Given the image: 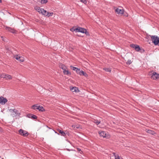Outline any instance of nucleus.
Segmentation results:
<instances>
[{"label":"nucleus","instance_id":"obj_32","mask_svg":"<svg viewBox=\"0 0 159 159\" xmlns=\"http://www.w3.org/2000/svg\"><path fill=\"white\" fill-rule=\"evenodd\" d=\"M44 16H48V12H47L46 10V12H44V14H43Z\"/></svg>","mask_w":159,"mask_h":159},{"label":"nucleus","instance_id":"obj_42","mask_svg":"<svg viewBox=\"0 0 159 159\" xmlns=\"http://www.w3.org/2000/svg\"><path fill=\"white\" fill-rule=\"evenodd\" d=\"M2 0H0V2L1 3L2 2Z\"/></svg>","mask_w":159,"mask_h":159},{"label":"nucleus","instance_id":"obj_40","mask_svg":"<svg viewBox=\"0 0 159 159\" xmlns=\"http://www.w3.org/2000/svg\"><path fill=\"white\" fill-rule=\"evenodd\" d=\"M66 150L68 151H70V150L69 149H66Z\"/></svg>","mask_w":159,"mask_h":159},{"label":"nucleus","instance_id":"obj_19","mask_svg":"<svg viewBox=\"0 0 159 159\" xmlns=\"http://www.w3.org/2000/svg\"><path fill=\"white\" fill-rule=\"evenodd\" d=\"M77 73L80 75H83V74L84 71H83L82 70H80V69L77 70Z\"/></svg>","mask_w":159,"mask_h":159},{"label":"nucleus","instance_id":"obj_13","mask_svg":"<svg viewBox=\"0 0 159 159\" xmlns=\"http://www.w3.org/2000/svg\"><path fill=\"white\" fill-rule=\"evenodd\" d=\"M66 68L63 70V73L64 75H71V73L68 70H66Z\"/></svg>","mask_w":159,"mask_h":159},{"label":"nucleus","instance_id":"obj_2","mask_svg":"<svg viewBox=\"0 0 159 159\" xmlns=\"http://www.w3.org/2000/svg\"><path fill=\"white\" fill-rule=\"evenodd\" d=\"M19 133L20 135L25 137L27 136L29 134L27 131L21 129H20L19 130Z\"/></svg>","mask_w":159,"mask_h":159},{"label":"nucleus","instance_id":"obj_43","mask_svg":"<svg viewBox=\"0 0 159 159\" xmlns=\"http://www.w3.org/2000/svg\"><path fill=\"white\" fill-rule=\"evenodd\" d=\"M76 128H78V127H76Z\"/></svg>","mask_w":159,"mask_h":159},{"label":"nucleus","instance_id":"obj_35","mask_svg":"<svg viewBox=\"0 0 159 159\" xmlns=\"http://www.w3.org/2000/svg\"><path fill=\"white\" fill-rule=\"evenodd\" d=\"M83 75L85 76V77H87V76H88V75L87 74V73H85L84 72Z\"/></svg>","mask_w":159,"mask_h":159},{"label":"nucleus","instance_id":"obj_1","mask_svg":"<svg viewBox=\"0 0 159 159\" xmlns=\"http://www.w3.org/2000/svg\"><path fill=\"white\" fill-rule=\"evenodd\" d=\"M150 37L152 43L155 45H159V37L156 35H151Z\"/></svg>","mask_w":159,"mask_h":159},{"label":"nucleus","instance_id":"obj_28","mask_svg":"<svg viewBox=\"0 0 159 159\" xmlns=\"http://www.w3.org/2000/svg\"><path fill=\"white\" fill-rule=\"evenodd\" d=\"M44 12H46V10H44L42 8L41 9V12H40L39 13H41L43 15V14L44 13Z\"/></svg>","mask_w":159,"mask_h":159},{"label":"nucleus","instance_id":"obj_41","mask_svg":"<svg viewBox=\"0 0 159 159\" xmlns=\"http://www.w3.org/2000/svg\"><path fill=\"white\" fill-rule=\"evenodd\" d=\"M46 126L47 128H49V129H50V128H49L48 126Z\"/></svg>","mask_w":159,"mask_h":159},{"label":"nucleus","instance_id":"obj_20","mask_svg":"<svg viewBox=\"0 0 159 159\" xmlns=\"http://www.w3.org/2000/svg\"><path fill=\"white\" fill-rule=\"evenodd\" d=\"M70 68L72 69L73 70L75 71L76 72H77V71L78 70H79V69H78V68L74 67L72 66H70Z\"/></svg>","mask_w":159,"mask_h":159},{"label":"nucleus","instance_id":"obj_36","mask_svg":"<svg viewBox=\"0 0 159 159\" xmlns=\"http://www.w3.org/2000/svg\"><path fill=\"white\" fill-rule=\"evenodd\" d=\"M14 110V109H9V111L10 112H12V113L13 112Z\"/></svg>","mask_w":159,"mask_h":159},{"label":"nucleus","instance_id":"obj_3","mask_svg":"<svg viewBox=\"0 0 159 159\" xmlns=\"http://www.w3.org/2000/svg\"><path fill=\"white\" fill-rule=\"evenodd\" d=\"M99 134L100 136L102 137L103 138H109L110 137V135L106 133V132L104 131H102L99 132Z\"/></svg>","mask_w":159,"mask_h":159},{"label":"nucleus","instance_id":"obj_11","mask_svg":"<svg viewBox=\"0 0 159 159\" xmlns=\"http://www.w3.org/2000/svg\"><path fill=\"white\" fill-rule=\"evenodd\" d=\"M5 28H6V29L8 31H9L12 33H15V31L13 29L11 28V27L6 26Z\"/></svg>","mask_w":159,"mask_h":159},{"label":"nucleus","instance_id":"obj_22","mask_svg":"<svg viewBox=\"0 0 159 159\" xmlns=\"http://www.w3.org/2000/svg\"><path fill=\"white\" fill-rule=\"evenodd\" d=\"M5 79L6 80H10L12 79L11 76L8 74H6V76Z\"/></svg>","mask_w":159,"mask_h":159},{"label":"nucleus","instance_id":"obj_30","mask_svg":"<svg viewBox=\"0 0 159 159\" xmlns=\"http://www.w3.org/2000/svg\"><path fill=\"white\" fill-rule=\"evenodd\" d=\"M1 38L2 39V40L4 42H7V40L5 39V37L3 36H1Z\"/></svg>","mask_w":159,"mask_h":159},{"label":"nucleus","instance_id":"obj_6","mask_svg":"<svg viewBox=\"0 0 159 159\" xmlns=\"http://www.w3.org/2000/svg\"><path fill=\"white\" fill-rule=\"evenodd\" d=\"M130 46L131 48H134L137 52L139 51L140 50V48L139 46L138 45L131 44L130 45Z\"/></svg>","mask_w":159,"mask_h":159},{"label":"nucleus","instance_id":"obj_25","mask_svg":"<svg viewBox=\"0 0 159 159\" xmlns=\"http://www.w3.org/2000/svg\"><path fill=\"white\" fill-rule=\"evenodd\" d=\"M93 122L96 124L97 125H98L100 123L101 121L98 120H94Z\"/></svg>","mask_w":159,"mask_h":159},{"label":"nucleus","instance_id":"obj_14","mask_svg":"<svg viewBox=\"0 0 159 159\" xmlns=\"http://www.w3.org/2000/svg\"><path fill=\"white\" fill-rule=\"evenodd\" d=\"M57 131L59 132V133L61 134V136H65L66 135V133L63 131L59 129H58Z\"/></svg>","mask_w":159,"mask_h":159},{"label":"nucleus","instance_id":"obj_7","mask_svg":"<svg viewBox=\"0 0 159 159\" xmlns=\"http://www.w3.org/2000/svg\"><path fill=\"white\" fill-rule=\"evenodd\" d=\"M7 101V99L6 98L3 97H0V103L2 105L5 104Z\"/></svg>","mask_w":159,"mask_h":159},{"label":"nucleus","instance_id":"obj_4","mask_svg":"<svg viewBox=\"0 0 159 159\" xmlns=\"http://www.w3.org/2000/svg\"><path fill=\"white\" fill-rule=\"evenodd\" d=\"M152 79L153 80H156L159 78V74L157 73L156 72L153 71L151 76Z\"/></svg>","mask_w":159,"mask_h":159},{"label":"nucleus","instance_id":"obj_15","mask_svg":"<svg viewBox=\"0 0 159 159\" xmlns=\"http://www.w3.org/2000/svg\"><path fill=\"white\" fill-rule=\"evenodd\" d=\"M38 110H39V111H45L44 108L42 106H38Z\"/></svg>","mask_w":159,"mask_h":159},{"label":"nucleus","instance_id":"obj_39","mask_svg":"<svg viewBox=\"0 0 159 159\" xmlns=\"http://www.w3.org/2000/svg\"><path fill=\"white\" fill-rule=\"evenodd\" d=\"M54 131H55V133H57V134H58V135H59V133H57V132H56V131H55L54 130Z\"/></svg>","mask_w":159,"mask_h":159},{"label":"nucleus","instance_id":"obj_37","mask_svg":"<svg viewBox=\"0 0 159 159\" xmlns=\"http://www.w3.org/2000/svg\"><path fill=\"white\" fill-rule=\"evenodd\" d=\"M84 33H85L86 35H89V32L87 31L86 30H85V32Z\"/></svg>","mask_w":159,"mask_h":159},{"label":"nucleus","instance_id":"obj_9","mask_svg":"<svg viewBox=\"0 0 159 159\" xmlns=\"http://www.w3.org/2000/svg\"><path fill=\"white\" fill-rule=\"evenodd\" d=\"M70 90L72 92H75V93H77L79 92V90L78 88L77 87H70Z\"/></svg>","mask_w":159,"mask_h":159},{"label":"nucleus","instance_id":"obj_34","mask_svg":"<svg viewBox=\"0 0 159 159\" xmlns=\"http://www.w3.org/2000/svg\"><path fill=\"white\" fill-rule=\"evenodd\" d=\"M53 13L52 12H48V17H49V16H52L53 15Z\"/></svg>","mask_w":159,"mask_h":159},{"label":"nucleus","instance_id":"obj_21","mask_svg":"<svg viewBox=\"0 0 159 159\" xmlns=\"http://www.w3.org/2000/svg\"><path fill=\"white\" fill-rule=\"evenodd\" d=\"M41 9L39 7H35V9L39 13L41 12Z\"/></svg>","mask_w":159,"mask_h":159},{"label":"nucleus","instance_id":"obj_33","mask_svg":"<svg viewBox=\"0 0 159 159\" xmlns=\"http://www.w3.org/2000/svg\"><path fill=\"white\" fill-rule=\"evenodd\" d=\"M80 1L83 3H84L86 4L87 3V1L86 0H80Z\"/></svg>","mask_w":159,"mask_h":159},{"label":"nucleus","instance_id":"obj_18","mask_svg":"<svg viewBox=\"0 0 159 159\" xmlns=\"http://www.w3.org/2000/svg\"><path fill=\"white\" fill-rule=\"evenodd\" d=\"M38 106H39L38 104L34 105L31 107V108L34 110H38Z\"/></svg>","mask_w":159,"mask_h":159},{"label":"nucleus","instance_id":"obj_38","mask_svg":"<svg viewBox=\"0 0 159 159\" xmlns=\"http://www.w3.org/2000/svg\"><path fill=\"white\" fill-rule=\"evenodd\" d=\"M77 149H78V150L79 151H80L81 150V149H80V148H77Z\"/></svg>","mask_w":159,"mask_h":159},{"label":"nucleus","instance_id":"obj_16","mask_svg":"<svg viewBox=\"0 0 159 159\" xmlns=\"http://www.w3.org/2000/svg\"><path fill=\"white\" fill-rule=\"evenodd\" d=\"M146 131L149 134H151L152 135H154L155 134V132L152 130H150V129L147 130V129H146Z\"/></svg>","mask_w":159,"mask_h":159},{"label":"nucleus","instance_id":"obj_29","mask_svg":"<svg viewBox=\"0 0 159 159\" xmlns=\"http://www.w3.org/2000/svg\"><path fill=\"white\" fill-rule=\"evenodd\" d=\"M104 70L107 72H111V70L110 68H104Z\"/></svg>","mask_w":159,"mask_h":159},{"label":"nucleus","instance_id":"obj_12","mask_svg":"<svg viewBox=\"0 0 159 159\" xmlns=\"http://www.w3.org/2000/svg\"><path fill=\"white\" fill-rule=\"evenodd\" d=\"M14 114L13 115L14 116H19L20 115V113L19 111H18V110L15 109H14V110L13 112Z\"/></svg>","mask_w":159,"mask_h":159},{"label":"nucleus","instance_id":"obj_26","mask_svg":"<svg viewBox=\"0 0 159 159\" xmlns=\"http://www.w3.org/2000/svg\"><path fill=\"white\" fill-rule=\"evenodd\" d=\"M48 2L47 0H41V3L42 4H44Z\"/></svg>","mask_w":159,"mask_h":159},{"label":"nucleus","instance_id":"obj_17","mask_svg":"<svg viewBox=\"0 0 159 159\" xmlns=\"http://www.w3.org/2000/svg\"><path fill=\"white\" fill-rule=\"evenodd\" d=\"M113 154L114 155L115 159H123L121 157H120L119 155L116 154L115 153L113 152Z\"/></svg>","mask_w":159,"mask_h":159},{"label":"nucleus","instance_id":"obj_8","mask_svg":"<svg viewBox=\"0 0 159 159\" xmlns=\"http://www.w3.org/2000/svg\"><path fill=\"white\" fill-rule=\"evenodd\" d=\"M14 57L16 59L20 62H22L24 61V58L22 57H20L18 55L15 56Z\"/></svg>","mask_w":159,"mask_h":159},{"label":"nucleus","instance_id":"obj_24","mask_svg":"<svg viewBox=\"0 0 159 159\" xmlns=\"http://www.w3.org/2000/svg\"><path fill=\"white\" fill-rule=\"evenodd\" d=\"M29 117L34 119H36L37 118V116L36 115L33 114H31L30 116Z\"/></svg>","mask_w":159,"mask_h":159},{"label":"nucleus","instance_id":"obj_27","mask_svg":"<svg viewBox=\"0 0 159 159\" xmlns=\"http://www.w3.org/2000/svg\"><path fill=\"white\" fill-rule=\"evenodd\" d=\"M6 75V74H2L0 75V77L1 78H5Z\"/></svg>","mask_w":159,"mask_h":159},{"label":"nucleus","instance_id":"obj_31","mask_svg":"<svg viewBox=\"0 0 159 159\" xmlns=\"http://www.w3.org/2000/svg\"><path fill=\"white\" fill-rule=\"evenodd\" d=\"M131 63V61L130 60H128L127 62H126V63L127 65H130Z\"/></svg>","mask_w":159,"mask_h":159},{"label":"nucleus","instance_id":"obj_10","mask_svg":"<svg viewBox=\"0 0 159 159\" xmlns=\"http://www.w3.org/2000/svg\"><path fill=\"white\" fill-rule=\"evenodd\" d=\"M115 11L117 14H123L124 12V10L123 9H120L118 8L116 9Z\"/></svg>","mask_w":159,"mask_h":159},{"label":"nucleus","instance_id":"obj_23","mask_svg":"<svg viewBox=\"0 0 159 159\" xmlns=\"http://www.w3.org/2000/svg\"><path fill=\"white\" fill-rule=\"evenodd\" d=\"M59 67L60 68L62 69L63 70L65 69V68H66V67L62 64H60L59 65Z\"/></svg>","mask_w":159,"mask_h":159},{"label":"nucleus","instance_id":"obj_5","mask_svg":"<svg viewBox=\"0 0 159 159\" xmlns=\"http://www.w3.org/2000/svg\"><path fill=\"white\" fill-rule=\"evenodd\" d=\"M86 30V29L84 28L79 27L75 29L74 30L76 32H79L83 33H84L85 32Z\"/></svg>","mask_w":159,"mask_h":159}]
</instances>
